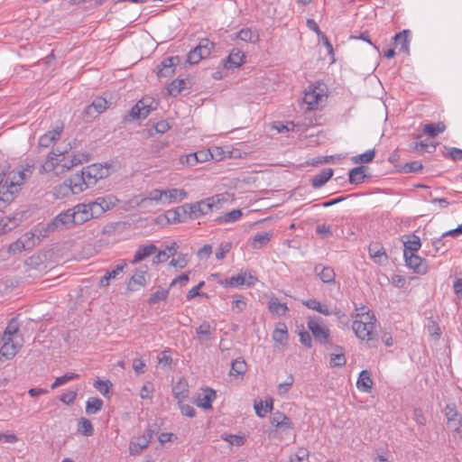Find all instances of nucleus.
Segmentation results:
<instances>
[{"label":"nucleus","instance_id":"obj_26","mask_svg":"<svg viewBox=\"0 0 462 462\" xmlns=\"http://www.w3.org/2000/svg\"><path fill=\"white\" fill-rule=\"evenodd\" d=\"M255 281L256 278L250 273L248 275L246 273H239L229 278V287H240L245 283L250 286L254 285Z\"/></svg>","mask_w":462,"mask_h":462},{"label":"nucleus","instance_id":"obj_3","mask_svg":"<svg viewBox=\"0 0 462 462\" xmlns=\"http://www.w3.org/2000/svg\"><path fill=\"white\" fill-rule=\"evenodd\" d=\"M76 226L70 208L60 212L51 222L42 225L39 227L40 234L42 237H47L51 234L64 229H69Z\"/></svg>","mask_w":462,"mask_h":462},{"label":"nucleus","instance_id":"obj_58","mask_svg":"<svg viewBox=\"0 0 462 462\" xmlns=\"http://www.w3.org/2000/svg\"><path fill=\"white\" fill-rule=\"evenodd\" d=\"M168 294H169L168 290L160 289L150 296V298L148 300V303L150 305H153L160 300H165L168 297Z\"/></svg>","mask_w":462,"mask_h":462},{"label":"nucleus","instance_id":"obj_20","mask_svg":"<svg viewBox=\"0 0 462 462\" xmlns=\"http://www.w3.org/2000/svg\"><path fill=\"white\" fill-rule=\"evenodd\" d=\"M163 204L180 202L188 197V192L183 189H163Z\"/></svg>","mask_w":462,"mask_h":462},{"label":"nucleus","instance_id":"obj_34","mask_svg":"<svg viewBox=\"0 0 462 462\" xmlns=\"http://www.w3.org/2000/svg\"><path fill=\"white\" fill-rule=\"evenodd\" d=\"M272 236L273 234L270 232L257 233L252 239V248L261 249L270 242Z\"/></svg>","mask_w":462,"mask_h":462},{"label":"nucleus","instance_id":"obj_11","mask_svg":"<svg viewBox=\"0 0 462 462\" xmlns=\"http://www.w3.org/2000/svg\"><path fill=\"white\" fill-rule=\"evenodd\" d=\"M324 98L323 90L318 87L309 86L304 92L303 101L308 106V109L313 110Z\"/></svg>","mask_w":462,"mask_h":462},{"label":"nucleus","instance_id":"obj_5","mask_svg":"<svg viewBox=\"0 0 462 462\" xmlns=\"http://www.w3.org/2000/svg\"><path fill=\"white\" fill-rule=\"evenodd\" d=\"M219 203L220 199L218 196H212L194 203H188L189 218L197 219L212 212L215 208H218Z\"/></svg>","mask_w":462,"mask_h":462},{"label":"nucleus","instance_id":"obj_35","mask_svg":"<svg viewBox=\"0 0 462 462\" xmlns=\"http://www.w3.org/2000/svg\"><path fill=\"white\" fill-rule=\"evenodd\" d=\"M288 330L284 323H279L273 332V339L282 345H285L288 341Z\"/></svg>","mask_w":462,"mask_h":462},{"label":"nucleus","instance_id":"obj_23","mask_svg":"<svg viewBox=\"0 0 462 462\" xmlns=\"http://www.w3.org/2000/svg\"><path fill=\"white\" fill-rule=\"evenodd\" d=\"M69 184H71V188H73L74 193L79 194L85 189H88V185L87 183L86 178L83 175V171L80 173H76L70 178L67 179Z\"/></svg>","mask_w":462,"mask_h":462},{"label":"nucleus","instance_id":"obj_14","mask_svg":"<svg viewBox=\"0 0 462 462\" xmlns=\"http://www.w3.org/2000/svg\"><path fill=\"white\" fill-rule=\"evenodd\" d=\"M445 415L448 428L452 431H458L462 424V418L455 405L448 404L445 408Z\"/></svg>","mask_w":462,"mask_h":462},{"label":"nucleus","instance_id":"obj_47","mask_svg":"<svg viewBox=\"0 0 462 462\" xmlns=\"http://www.w3.org/2000/svg\"><path fill=\"white\" fill-rule=\"evenodd\" d=\"M187 84L186 79H177L170 84L168 92L171 96L176 97L187 88Z\"/></svg>","mask_w":462,"mask_h":462},{"label":"nucleus","instance_id":"obj_54","mask_svg":"<svg viewBox=\"0 0 462 462\" xmlns=\"http://www.w3.org/2000/svg\"><path fill=\"white\" fill-rule=\"evenodd\" d=\"M79 377L78 374L75 373H66L65 374L59 376L55 379L53 383L51 384V389H56L60 387V385H63L67 383L68 382L76 379Z\"/></svg>","mask_w":462,"mask_h":462},{"label":"nucleus","instance_id":"obj_24","mask_svg":"<svg viewBox=\"0 0 462 462\" xmlns=\"http://www.w3.org/2000/svg\"><path fill=\"white\" fill-rule=\"evenodd\" d=\"M245 55L240 50L234 49L229 53L225 62V68L235 69L240 67L244 62Z\"/></svg>","mask_w":462,"mask_h":462},{"label":"nucleus","instance_id":"obj_28","mask_svg":"<svg viewBox=\"0 0 462 462\" xmlns=\"http://www.w3.org/2000/svg\"><path fill=\"white\" fill-rule=\"evenodd\" d=\"M62 129V126H57L55 129L49 131L41 136L39 140V145L42 147H49L60 138Z\"/></svg>","mask_w":462,"mask_h":462},{"label":"nucleus","instance_id":"obj_16","mask_svg":"<svg viewBox=\"0 0 462 462\" xmlns=\"http://www.w3.org/2000/svg\"><path fill=\"white\" fill-rule=\"evenodd\" d=\"M216 392L210 388L203 389L199 393L195 400V403L198 407L204 410H209L212 407V402L216 399Z\"/></svg>","mask_w":462,"mask_h":462},{"label":"nucleus","instance_id":"obj_57","mask_svg":"<svg viewBox=\"0 0 462 462\" xmlns=\"http://www.w3.org/2000/svg\"><path fill=\"white\" fill-rule=\"evenodd\" d=\"M290 462H310L309 450L305 448H299L295 454L291 457Z\"/></svg>","mask_w":462,"mask_h":462},{"label":"nucleus","instance_id":"obj_44","mask_svg":"<svg viewBox=\"0 0 462 462\" xmlns=\"http://www.w3.org/2000/svg\"><path fill=\"white\" fill-rule=\"evenodd\" d=\"M103 407V401L97 397H91L86 402V412L89 415L96 414Z\"/></svg>","mask_w":462,"mask_h":462},{"label":"nucleus","instance_id":"obj_48","mask_svg":"<svg viewBox=\"0 0 462 462\" xmlns=\"http://www.w3.org/2000/svg\"><path fill=\"white\" fill-rule=\"evenodd\" d=\"M285 303H281L277 298H272L269 301V310L277 315H284L288 311Z\"/></svg>","mask_w":462,"mask_h":462},{"label":"nucleus","instance_id":"obj_51","mask_svg":"<svg viewBox=\"0 0 462 462\" xmlns=\"http://www.w3.org/2000/svg\"><path fill=\"white\" fill-rule=\"evenodd\" d=\"M94 387L105 397H109V390L112 387V383L109 380L98 379L95 381Z\"/></svg>","mask_w":462,"mask_h":462},{"label":"nucleus","instance_id":"obj_12","mask_svg":"<svg viewBox=\"0 0 462 462\" xmlns=\"http://www.w3.org/2000/svg\"><path fill=\"white\" fill-rule=\"evenodd\" d=\"M405 263L408 267L411 268L418 274H425L428 272V265L424 259L416 253H403Z\"/></svg>","mask_w":462,"mask_h":462},{"label":"nucleus","instance_id":"obj_52","mask_svg":"<svg viewBox=\"0 0 462 462\" xmlns=\"http://www.w3.org/2000/svg\"><path fill=\"white\" fill-rule=\"evenodd\" d=\"M410 148L411 151H414V152H430L431 151L430 150V148H431L432 151H434L436 147L433 144H430V143H428L427 141H420V142L411 143L410 144Z\"/></svg>","mask_w":462,"mask_h":462},{"label":"nucleus","instance_id":"obj_4","mask_svg":"<svg viewBox=\"0 0 462 462\" xmlns=\"http://www.w3.org/2000/svg\"><path fill=\"white\" fill-rule=\"evenodd\" d=\"M158 433L157 425H149L143 435L133 438L129 444V453L132 456L140 455L147 448L152 442L154 435Z\"/></svg>","mask_w":462,"mask_h":462},{"label":"nucleus","instance_id":"obj_10","mask_svg":"<svg viewBox=\"0 0 462 462\" xmlns=\"http://www.w3.org/2000/svg\"><path fill=\"white\" fill-rule=\"evenodd\" d=\"M164 216L167 222L170 224L183 223L188 221L190 219L188 203H185L173 209L167 210Z\"/></svg>","mask_w":462,"mask_h":462},{"label":"nucleus","instance_id":"obj_41","mask_svg":"<svg viewBox=\"0 0 462 462\" xmlns=\"http://www.w3.org/2000/svg\"><path fill=\"white\" fill-rule=\"evenodd\" d=\"M403 245H404L403 253H407V254L417 253L421 246L420 239L416 235L411 236L407 241L403 242Z\"/></svg>","mask_w":462,"mask_h":462},{"label":"nucleus","instance_id":"obj_30","mask_svg":"<svg viewBox=\"0 0 462 462\" xmlns=\"http://www.w3.org/2000/svg\"><path fill=\"white\" fill-rule=\"evenodd\" d=\"M126 264L125 263L117 264L113 270L107 271L106 274L100 279L99 287H107L111 280L116 279V277L124 272Z\"/></svg>","mask_w":462,"mask_h":462},{"label":"nucleus","instance_id":"obj_53","mask_svg":"<svg viewBox=\"0 0 462 462\" xmlns=\"http://www.w3.org/2000/svg\"><path fill=\"white\" fill-rule=\"evenodd\" d=\"M19 330V325L15 321L14 319H13L9 323L7 328H5V332L1 336V338H10L14 339V336L17 334Z\"/></svg>","mask_w":462,"mask_h":462},{"label":"nucleus","instance_id":"obj_1","mask_svg":"<svg viewBox=\"0 0 462 462\" xmlns=\"http://www.w3.org/2000/svg\"><path fill=\"white\" fill-rule=\"evenodd\" d=\"M26 169H0V208L14 200L26 179Z\"/></svg>","mask_w":462,"mask_h":462},{"label":"nucleus","instance_id":"obj_46","mask_svg":"<svg viewBox=\"0 0 462 462\" xmlns=\"http://www.w3.org/2000/svg\"><path fill=\"white\" fill-rule=\"evenodd\" d=\"M246 371V363L242 358H237L234 360L231 364L230 368V375L231 376H239L243 375Z\"/></svg>","mask_w":462,"mask_h":462},{"label":"nucleus","instance_id":"obj_27","mask_svg":"<svg viewBox=\"0 0 462 462\" xmlns=\"http://www.w3.org/2000/svg\"><path fill=\"white\" fill-rule=\"evenodd\" d=\"M373 384L374 383L370 373L367 370L361 371L356 382L357 389L364 393H370L373 388Z\"/></svg>","mask_w":462,"mask_h":462},{"label":"nucleus","instance_id":"obj_64","mask_svg":"<svg viewBox=\"0 0 462 462\" xmlns=\"http://www.w3.org/2000/svg\"><path fill=\"white\" fill-rule=\"evenodd\" d=\"M171 362H172V358L170 355V351H167V350L162 351L158 356V363L162 366L170 367L171 365Z\"/></svg>","mask_w":462,"mask_h":462},{"label":"nucleus","instance_id":"obj_38","mask_svg":"<svg viewBox=\"0 0 462 462\" xmlns=\"http://www.w3.org/2000/svg\"><path fill=\"white\" fill-rule=\"evenodd\" d=\"M236 39L245 42H256L259 41V34L256 31H253L251 28H243L236 32Z\"/></svg>","mask_w":462,"mask_h":462},{"label":"nucleus","instance_id":"obj_6","mask_svg":"<svg viewBox=\"0 0 462 462\" xmlns=\"http://www.w3.org/2000/svg\"><path fill=\"white\" fill-rule=\"evenodd\" d=\"M154 101L151 97H143L140 99L131 110L123 117L124 123L132 122L134 120L145 119L155 106H152Z\"/></svg>","mask_w":462,"mask_h":462},{"label":"nucleus","instance_id":"obj_17","mask_svg":"<svg viewBox=\"0 0 462 462\" xmlns=\"http://www.w3.org/2000/svg\"><path fill=\"white\" fill-rule=\"evenodd\" d=\"M179 61V57L165 58L158 66L157 75L159 78H167L171 76L175 71V66Z\"/></svg>","mask_w":462,"mask_h":462},{"label":"nucleus","instance_id":"obj_60","mask_svg":"<svg viewBox=\"0 0 462 462\" xmlns=\"http://www.w3.org/2000/svg\"><path fill=\"white\" fill-rule=\"evenodd\" d=\"M222 439L228 442L232 446L241 447L245 444V438L238 435L226 434L223 435Z\"/></svg>","mask_w":462,"mask_h":462},{"label":"nucleus","instance_id":"obj_19","mask_svg":"<svg viewBox=\"0 0 462 462\" xmlns=\"http://www.w3.org/2000/svg\"><path fill=\"white\" fill-rule=\"evenodd\" d=\"M314 273L319 279L327 284L335 283L336 273L332 267L325 266L321 263L316 264L314 267Z\"/></svg>","mask_w":462,"mask_h":462},{"label":"nucleus","instance_id":"obj_50","mask_svg":"<svg viewBox=\"0 0 462 462\" xmlns=\"http://www.w3.org/2000/svg\"><path fill=\"white\" fill-rule=\"evenodd\" d=\"M214 46H215V44L212 42H210L208 39L205 38V39H202L199 42V45L196 47H197L198 51H199L201 53L203 58H206V57L209 56Z\"/></svg>","mask_w":462,"mask_h":462},{"label":"nucleus","instance_id":"obj_36","mask_svg":"<svg viewBox=\"0 0 462 462\" xmlns=\"http://www.w3.org/2000/svg\"><path fill=\"white\" fill-rule=\"evenodd\" d=\"M67 180H65L61 184L57 185L53 189V194L56 199H63L69 197V195H73L74 190L70 186Z\"/></svg>","mask_w":462,"mask_h":462},{"label":"nucleus","instance_id":"obj_62","mask_svg":"<svg viewBox=\"0 0 462 462\" xmlns=\"http://www.w3.org/2000/svg\"><path fill=\"white\" fill-rule=\"evenodd\" d=\"M203 58L201 53L198 51L197 47L192 49L187 55V62L189 64H197L199 63Z\"/></svg>","mask_w":462,"mask_h":462},{"label":"nucleus","instance_id":"obj_25","mask_svg":"<svg viewBox=\"0 0 462 462\" xmlns=\"http://www.w3.org/2000/svg\"><path fill=\"white\" fill-rule=\"evenodd\" d=\"M157 251V247L153 244L143 245L138 247L136 250L132 263H137L150 255L153 254Z\"/></svg>","mask_w":462,"mask_h":462},{"label":"nucleus","instance_id":"obj_8","mask_svg":"<svg viewBox=\"0 0 462 462\" xmlns=\"http://www.w3.org/2000/svg\"><path fill=\"white\" fill-rule=\"evenodd\" d=\"M61 163L62 168L70 169L71 167L78 165L80 163V160L74 157L72 160L68 161L66 156L61 152H59L58 153L55 152H50L48 155L47 161L45 162V168L49 170H54L57 165Z\"/></svg>","mask_w":462,"mask_h":462},{"label":"nucleus","instance_id":"obj_9","mask_svg":"<svg viewBox=\"0 0 462 462\" xmlns=\"http://www.w3.org/2000/svg\"><path fill=\"white\" fill-rule=\"evenodd\" d=\"M82 171L89 188L96 185L97 180L106 178L108 172V170L100 164L89 165Z\"/></svg>","mask_w":462,"mask_h":462},{"label":"nucleus","instance_id":"obj_2","mask_svg":"<svg viewBox=\"0 0 462 462\" xmlns=\"http://www.w3.org/2000/svg\"><path fill=\"white\" fill-rule=\"evenodd\" d=\"M376 318L369 312L359 313L354 320L352 329L361 340L373 341L376 339Z\"/></svg>","mask_w":462,"mask_h":462},{"label":"nucleus","instance_id":"obj_56","mask_svg":"<svg viewBox=\"0 0 462 462\" xmlns=\"http://www.w3.org/2000/svg\"><path fill=\"white\" fill-rule=\"evenodd\" d=\"M294 383L292 374H289L283 383H281L277 386V393L279 395H285L291 388Z\"/></svg>","mask_w":462,"mask_h":462},{"label":"nucleus","instance_id":"obj_29","mask_svg":"<svg viewBox=\"0 0 462 462\" xmlns=\"http://www.w3.org/2000/svg\"><path fill=\"white\" fill-rule=\"evenodd\" d=\"M333 176V170L330 168L322 170L319 173L314 175L311 180V185L314 189L321 188Z\"/></svg>","mask_w":462,"mask_h":462},{"label":"nucleus","instance_id":"obj_13","mask_svg":"<svg viewBox=\"0 0 462 462\" xmlns=\"http://www.w3.org/2000/svg\"><path fill=\"white\" fill-rule=\"evenodd\" d=\"M74 223L76 226L82 225L85 222L94 218L93 211H90L86 203H80L70 208Z\"/></svg>","mask_w":462,"mask_h":462},{"label":"nucleus","instance_id":"obj_18","mask_svg":"<svg viewBox=\"0 0 462 462\" xmlns=\"http://www.w3.org/2000/svg\"><path fill=\"white\" fill-rule=\"evenodd\" d=\"M370 257L375 263L384 265L388 262V256L384 248L378 243H373L368 247Z\"/></svg>","mask_w":462,"mask_h":462},{"label":"nucleus","instance_id":"obj_21","mask_svg":"<svg viewBox=\"0 0 462 462\" xmlns=\"http://www.w3.org/2000/svg\"><path fill=\"white\" fill-rule=\"evenodd\" d=\"M196 334L201 344H204L213 338L215 328L211 327L208 321H203L195 328Z\"/></svg>","mask_w":462,"mask_h":462},{"label":"nucleus","instance_id":"obj_37","mask_svg":"<svg viewBox=\"0 0 462 462\" xmlns=\"http://www.w3.org/2000/svg\"><path fill=\"white\" fill-rule=\"evenodd\" d=\"M302 304L306 306L308 309L316 310L325 316H329L332 314V311L326 306L322 305L319 300L316 299H310L307 300L302 301Z\"/></svg>","mask_w":462,"mask_h":462},{"label":"nucleus","instance_id":"obj_15","mask_svg":"<svg viewBox=\"0 0 462 462\" xmlns=\"http://www.w3.org/2000/svg\"><path fill=\"white\" fill-rule=\"evenodd\" d=\"M107 101L104 97H97L94 101L86 107L84 114L89 118H94L99 114L105 112L107 108Z\"/></svg>","mask_w":462,"mask_h":462},{"label":"nucleus","instance_id":"obj_42","mask_svg":"<svg viewBox=\"0 0 462 462\" xmlns=\"http://www.w3.org/2000/svg\"><path fill=\"white\" fill-rule=\"evenodd\" d=\"M40 226H42V225L37 226L32 231L25 233L21 238H19L24 242L25 245L28 244V249H31L35 245V237L37 240H40V237H42V235L40 234Z\"/></svg>","mask_w":462,"mask_h":462},{"label":"nucleus","instance_id":"obj_7","mask_svg":"<svg viewBox=\"0 0 462 462\" xmlns=\"http://www.w3.org/2000/svg\"><path fill=\"white\" fill-rule=\"evenodd\" d=\"M307 325L316 341L322 345L328 344L330 342V331L328 328L323 324L321 318H310Z\"/></svg>","mask_w":462,"mask_h":462},{"label":"nucleus","instance_id":"obj_45","mask_svg":"<svg viewBox=\"0 0 462 462\" xmlns=\"http://www.w3.org/2000/svg\"><path fill=\"white\" fill-rule=\"evenodd\" d=\"M100 208H102L103 212L113 208L116 203L118 202V199L114 195H107L105 197H97V198Z\"/></svg>","mask_w":462,"mask_h":462},{"label":"nucleus","instance_id":"obj_61","mask_svg":"<svg viewBox=\"0 0 462 462\" xmlns=\"http://www.w3.org/2000/svg\"><path fill=\"white\" fill-rule=\"evenodd\" d=\"M24 250H28V244L25 245V243L20 239L12 243L8 247V253L13 254L21 253Z\"/></svg>","mask_w":462,"mask_h":462},{"label":"nucleus","instance_id":"obj_33","mask_svg":"<svg viewBox=\"0 0 462 462\" xmlns=\"http://www.w3.org/2000/svg\"><path fill=\"white\" fill-rule=\"evenodd\" d=\"M147 267L143 266L138 269L132 276L129 286L132 290H134V286H144L146 284Z\"/></svg>","mask_w":462,"mask_h":462},{"label":"nucleus","instance_id":"obj_22","mask_svg":"<svg viewBox=\"0 0 462 462\" xmlns=\"http://www.w3.org/2000/svg\"><path fill=\"white\" fill-rule=\"evenodd\" d=\"M394 43L396 47H399V51L409 53L410 47V40H411V31L403 30L395 34L393 37Z\"/></svg>","mask_w":462,"mask_h":462},{"label":"nucleus","instance_id":"obj_31","mask_svg":"<svg viewBox=\"0 0 462 462\" xmlns=\"http://www.w3.org/2000/svg\"><path fill=\"white\" fill-rule=\"evenodd\" d=\"M271 423L276 428L292 429L293 424L291 419L282 412H275L271 416Z\"/></svg>","mask_w":462,"mask_h":462},{"label":"nucleus","instance_id":"obj_39","mask_svg":"<svg viewBox=\"0 0 462 462\" xmlns=\"http://www.w3.org/2000/svg\"><path fill=\"white\" fill-rule=\"evenodd\" d=\"M94 426L90 420L81 417L78 420V432L86 437H91L94 434Z\"/></svg>","mask_w":462,"mask_h":462},{"label":"nucleus","instance_id":"obj_55","mask_svg":"<svg viewBox=\"0 0 462 462\" xmlns=\"http://www.w3.org/2000/svg\"><path fill=\"white\" fill-rule=\"evenodd\" d=\"M172 392L175 395V398L178 399L179 402H181L188 397L189 391L186 389V385L181 382H179L173 386Z\"/></svg>","mask_w":462,"mask_h":462},{"label":"nucleus","instance_id":"obj_59","mask_svg":"<svg viewBox=\"0 0 462 462\" xmlns=\"http://www.w3.org/2000/svg\"><path fill=\"white\" fill-rule=\"evenodd\" d=\"M374 155V150H369L362 154L353 157V161L355 163H368L373 161Z\"/></svg>","mask_w":462,"mask_h":462},{"label":"nucleus","instance_id":"obj_40","mask_svg":"<svg viewBox=\"0 0 462 462\" xmlns=\"http://www.w3.org/2000/svg\"><path fill=\"white\" fill-rule=\"evenodd\" d=\"M243 216L241 209H233L227 213H225L222 216H219L217 217L216 221L218 224H227V223H234L240 219V217Z\"/></svg>","mask_w":462,"mask_h":462},{"label":"nucleus","instance_id":"obj_32","mask_svg":"<svg viewBox=\"0 0 462 462\" xmlns=\"http://www.w3.org/2000/svg\"><path fill=\"white\" fill-rule=\"evenodd\" d=\"M446 129V125L443 122L430 123L423 125V133L431 138L436 137L438 134L443 133Z\"/></svg>","mask_w":462,"mask_h":462},{"label":"nucleus","instance_id":"obj_43","mask_svg":"<svg viewBox=\"0 0 462 462\" xmlns=\"http://www.w3.org/2000/svg\"><path fill=\"white\" fill-rule=\"evenodd\" d=\"M365 167L359 166L352 169L349 171V182L351 184H360L364 181L366 175L365 173Z\"/></svg>","mask_w":462,"mask_h":462},{"label":"nucleus","instance_id":"obj_49","mask_svg":"<svg viewBox=\"0 0 462 462\" xmlns=\"http://www.w3.org/2000/svg\"><path fill=\"white\" fill-rule=\"evenodd\" d=\"M337 353L330 355L329 365L331 367H342L346 365V359L342 348L337 346Z\"/></svg>","mask_w":462,"mask_h":462},{"label":"nucleus","instance_id":"obj_63","mask_svg":"<svg viewBox=\"0 0 462 462\" xmlns=\"http://www.w3.org/2000/svg\"><path fill=\"white\" fill-rule=\"evenodd\" d=\"M422 167L423 166L420 162L414 161L411 162L405 163L404 166L402 167V170L405 173L417 172V171H420L422 169Z\"/></svg>","mask_w":462,"mask_h":462}]
</instances>
